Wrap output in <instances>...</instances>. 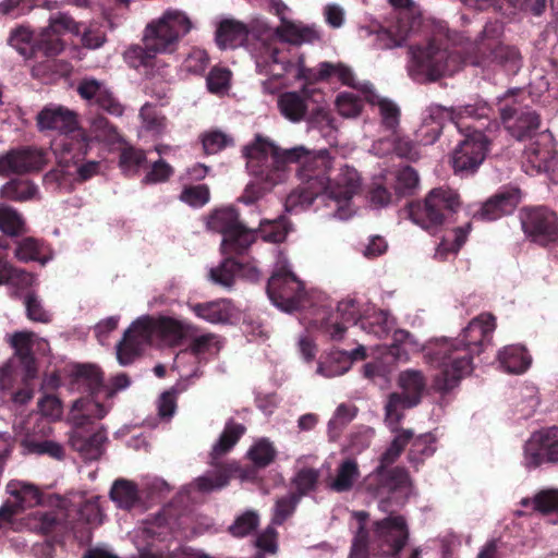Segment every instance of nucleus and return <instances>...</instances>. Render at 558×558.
I'll return each mask as SVG.
<instances>
[{"label": "nucleus", "instance_id": "nucleus-1", "mask_svg": "<svg viewBox=\"0 0 558 558\" xmlns=\"http://www.w3.org/2000/svg\"><path fill=\"white\" fill-rule=\"evenodd\" d=\"M377 49L407 48L411 56V71L429 82L452 75L462 65L487 66L499 64L507 72L517 74L522 66V56L515 46L506 45L498 37H427L416 46L408 45V37H376Z\"/></svg>", "mask_w": 558, "mask_h": 558}, {"label": "nucleus", "instance_id": "nucleus-2", "mask_svg": "<svg viewBox=\"0 0 558 558\" xmlns=\"http://www.w3.org/2000/svg\"><path fill=\"white\" fill-rule=\"evenodd\" d=\"M243 154L248 172L269 185L283 182L289 166L298 165L296 175L301 184L286 198L284 207L289 213H296L299 207H310L327 190L333 163L327 150L313 153L304 146L282 149L268 138L256 135Z\"/></svg>", "mask_w": 558, "mask_h": 558}, {"label": "nucleus", "instance_id": "nucleus-3", "mask_svg": "<svg viewBox=\"0 0 558 558\" xmlns=\"http://www.w3.org/2000/svg\"><path fill=\"white\" fill-rule=\"evenodd\" d=\"M471 349L463 347L462 340L441 338L430 341L424 349L426 363L438 371L434 378V389L448 392L473 371Z\"/></svg>", "mask_w": 558, "mask_h": 558}, {"label": "nucleus", "instance_id": "nucleus-4", "mask_svg": "<svg viewBox=\"0 0 558 558\" xmlns=\"http://www.w3.org/2000/svg\"><path fill=\"white\" fill-rule=\"evenodd\" d=\"M373 538L363 524L353 538L349 558H369L373 555L395 557L405 546L409 539V530L402 515H389L374 522Z\"/></svg>", "mask_w": 558, "mask_h": 558}, {"label": "nucleus", "instance_id": "nucleus-5", "mask_svg": "<svg viewBox=\"0 0 558 558\" xmlns=\"http://www.w3.org/2000/svg\"><path fill=\"white\" fill-rule=\"evenodd\" d=\"M460 207V197L453 190L435 187L426 194L423 201L410 202L405 211L415 225L435 233L441 227L454 221V215Z\"/></svg>", "mask_w": 558, "mask_h": 558}, {"label": "nucleus", "instance_id": "nucleus-6", "mask_svg": "<svg viewBox=\"0 0 558 558\" xmlns=\"http://www.w3.org/2000/svg\"><path fill=\"white\" fill-rule=\"evenodd\" d=\"M530 101L531 95L521 88L507 90L497 101L500 122L518 141L531 138L541 126V117Z\"/></svg>", "mask_w": 558, "mask_h": 558}, {"label": "nucleus", "instance_id": "nucleus-7", "mask_svg": "<svg viewBox=\"0 0 558 558\" xmlns=\"http://www.w3.org/2000/svg\"><path fill=\"white\" fill-rule=\"evenodd\" d=\"M37 125L40 130H53L64 134L61 140V150L72 159L84 157L89 148L88 140L82 130L77 129L75 112L62 106L45 107L37 114Z\"/></svg>", "mask_w": 558, "mask_h": 558}, {"label": "nucleus", "instance_id": "nucleus-8", "mask_svg": "<svg viewBox=\"0 0 558 558\" xmlns=\"http://www.w3.org/2000/svg\"><path fill=\"white\" fill-rule=\"evenodd\" d=\"M207 226L210 230L223 235L221 251L223 255H246L257 239V231L247 228L233 206L214 210Z\"/></svg>", "mask_w": 558, "mask_h": 558}, {"label": "nucleus", "instance_id": "nucleus-9", "mask_svg": "<svg viewBox=\"0 0 558 558\" xmlns=\"http://www.w3.org/2000/svg\"><path fill=\"white\" fill-rule=\"evenodd\" d=\"M246 428L244 425L235 422H228L210 452V464L214 470L207 471L204 475L194 481L195 488L204 494L219 490L226 487L230 481V471L218 462V460L228 453L240 438L244 435Z\"/></svg>", "mask_w": 558, "mask_h": 558}, {"label": "nucleus", "instance_id": "nucleus-10", "mask_svg": "<svg viewBox=\"0 0 558 558\" xmlns=\"http://www.w3.org/2000/svg\"><path fill=\"white\" fill-rule=\"evenodd\" d=\"M11 345L14 349V356L23 368V387L12 395V400L17 404H26L34 397L32 380L37 377L38 364L33 349L36 345L43 353L49 348L48 341L38 339L33 331H17L11 338Z\"/></svg>", "mask_w": 558, "mask_h": 558}, {"label": "nucleus", "instance_id": "nucleus-11", "mask_svg": "<svg viewBox=\"0 0 558 558\" xmlns=\"http://www.w3.org/2000/svg\"><path fill=\"white\" fill-rule=\"evenodd\" d=\"M306 37H215L221 49L243 46L251 51L258 62L286 63L288 58L284 50L289 46H300ZM308 39L311 37H307Z\"/></svg>", "mask_w": 558, "mask_h": 558}, {"label": "nucleus", "instance_id": "nucleus-12", "mask_svg": "<svg viewBox=\"0 0 558 558\" xmlns=\"http://www.w3.org/2000/svg\"><path fill=\"white\" fill-rule=\"evenodd\" d=\"M33 529L48 538L34 544L32 550L36 558H54L56 545H63L64 537L74 530L64 509L36 511L32 523Z\"/></svg>", "mask_w": 558, "mask_h": 558}, {"label": "nucleus", "instance_id": "nucleus-13", "mask_svg": "<svg viewBox=\"0 0 558 558\" xmlns=\"http://www.w3.org/2000/svg\"><path fill=\"white\" fill-rule=\"evenodd\" d=\"M266 292L274 305L284 312L306 307L304 283L287 266L278 267L268 279Z\"/></svg>", "mask_w": 558, "mask_h": 558}, {"label": "nucleus", "instance_id": "nucleus-14", "mask_svg": "<svg viewBox=\"0 0 558 558\" xmlns=\"http://www.w3.org/2000/svg\"><path fill=\"white\" fill-rule=\"evenodd\" d=\"M440 109L460 133L480 131L482 134H488L499 129L493 108L484 100L457 107H440Z\"/></svg>", "mask_w": 558, "mask_h": 558}, {"label": "nucleus", "instance_id": "nucleus-15", "mask_svg": "<svg viewBox=\"0 0 558 558\" xmlns=\"http://www.w3.org/2000/svg\"><path fill=\"white\" fill-rule=\"evenodd\" d=\"M525 236L533 243L547 247L558 242V215L546 206L525 207L520 211Z\"/></svg>", "mask_w": 558, "mask_h": 558}, {"label": "nucleus", "instance_id": "nucleus-16", "mask_svg": "<svg viewBox=\"0 0 558 558\" xmlns=\"http://www.w3.org/2000/svg\"><path fill=\"white\" fill-rule=\"evenodd\" d=\"M137 327L150 344L155 340H160L170 345H179L197 331L194 325L168 316H142L137 318Z\"/></svg>", "mask_w": 558, "mask_h": 558}, {"label": "nucleus", "instance_id": "nucleus-17", "mask_svg": "<svg viewBox=\"0 0 558 558\" xmlns=\"http://www.w3.org/2000/svg\"><path fill=\"white\" fill-rule=\"evenodd\" d=\"M464 138L459 142L451 154V165L456 173H473L483 163L492 144L488 134L462 133Z\"/></svg>", "mask_w": 558, "mask_h": 558}, {"label": "nucleus", "instance_id": "nucleus-18", "mask_svg": "<svg viewBox=\"0 0 558 558\" xmlns=\"http://www.w3.org/2000/svg\"><path fill=\"white\" fill-rule=\"evenodd\" d=\"M316 318L323 331L333 341L343 339L349 325H355L360 318V307L355 300H342L335 312L322 311Z\"/></svg>", "mask_w": 558, "mask_h": 558}, {"label": "nucleus", "instance_id": "nucleus-19", "mask_svg": "<svg viewBox=\"0 0 558 558\" xmlns=\"http://www.w3.org/2000/svg\"><path fill=\"white\" fill-rule=\"evenodd\" d=\"M389 3L401 10L400 20L404 25L400 35L421 33L423 35H446L447 26L441 21H434L422 15L420 8L413 0H388Z\"/></svg>", "mask_w": 558, "mask_h": 558}, {"label": "nucleus", "instance_id": "nucleus-20", "mask_svg": "<svg viewBox=\"0 0 558 558\" xmlns=\"http://www.w3.org/2000/svg\"><path fill=\"white\" fill-rule=\"evenodd\" d=\"M544 461H558V427L535 432L525 445V464L537 468Z\"/></svg>", "mask_w": 558, "mask_h": 558}, {"label": "nucleus", "instance_id": "nucleus-21", "mask_svg": "<svg viewBox=\"0 0 558 558\" xmlns=\"http://www.w3.org/2000/svg\"><path fill=\"white\" fill-rule=\"evenodd\" d=\"M46 163L45 153L34 147L12 149L0 156V175L24 174L39 171Z\"/></svg>", "mask_w": 558, "mask_h": 558}, {"label": "nucleus", "instance_id": "nucleus-22", "mask_svg": "<svg viewBox=\"0 0 558 558\" xmlns=\"http://www.w3.org/2000/svg\"><path fill=\"white\" fill-rule=\"evenodd\" d=\"M180 37H143L144 46H131L124 52L128 64L134 69L151 65L158 53H172L177 50Z\"/></svg>", "mask_w": 558, "mask_h": 558}, {"label": "nucleus", "instance_id": "nucleus-23", "mask_svg": "<svg viewBox=\"0 0 558 558\" xmlns=\"http://www.w3.org/2000/svg\"><path fill=\"white\" fill-rule=\"evenodd\" d=\"M409 472L403 466L375 469L365 478V489L374 497H381L410 486Z\"/></svg>", "mask_w": 558, "mask_h": 558}, {"label": "nucleus", "instance_id": "nucleus-24", "mask_svg": "<svg viewBox=\"0 0 558 558\" xmlns=\"http://www.w3.org/2000/svg\"><path fill=\"white\" fill-rule=\"evenodd\" d=\"M496 317L490 313H482L474 317L462 333L456 338L463 341V347L471 349L472 355H478L486 343H490L496 329Z\"/></svg>", "mask_w": 558, "mask_h": 558}, {"label": "nucleus", "instance_id": "nucleus-25", "mask_svg": "<svg viewBox=\"0 0 558 558\" xmlns=\"http://www.w3.org/2000/svg\"><path fill=\"white\" fill-rule=\"evenodd\" d=\"M361 185L359 172L353 167L344 165L335 178H330L323 197L347 205L360 192Z\"/></svg>", "mask_w": 558, "mask_h": 558}, {"label": "nucleus", "instance_id": "nucleus-26", "mask_svg": "<svg viewBox=\"0 0 558 558\" xmlns=\"http://www.w3.org/2000/svg\"><path fill=\"white\" fill-rule=\"evenodd\" d=\"M192 31L197 28L185 12L168 9L161 16L147 23L144 35H185Z\"/></svg>", "mask_w": 558, "mask_h": 558}, {"label": "nucleus", "instance_id": "nucleus-27", "mask_svg": "<svg viewBox=\"0 0 558 558\" xmlns=\"http://www.w3.org/2000/svg\"><path fill=\"white\" fill-rule=\"evenodd\" d=\"M520 202L519 190L499 191L489 197L481 208L474 213L473 218L482 221H494L510 215Z\"/></svg>", "mask_w": 558, "mask_h": 558}, {"label": "nucleus", "instance_id": "nucleus-28", "mask_svg": "<svg viewBox=\"0 0 558 558\" xmlns=\"http://www.w3.org/2000/svg\"><path fill=\"white\" fill-rule=\"evenodd\" d=\"M106 441L107 433L104 427L88 436L84 434L83 429H74L69 440L71 447L86 460L99 459L104 453Z\"/></svg>", "mask_w": 558, "mask_h": 558}, {"label": "nucleus", "instance_id": "nucleus-29", "mask_svg": "<svg viewBox=\"0 0 558 558\" xmlns=\"http://www.w3.org/2000/svg\"><path fill=\"white\" fill-rule=\"evenodd\" d=\"M311 97V90L303 88L301 92H284L279 95L277 100L278 109L282 117L293 123L304 120Z\"/></svg>", "mask_w": 558, "mask_h": 558}, {"label": "nucleus", "instance_id": "nucleus-30", "mask_svg": "<svg viewBox=\"0 0 558 558\" xmlns=\"http://www.w3.org/2000/svg\"><path fill=\"white\" fill-rule=\"evenodd\" d=\"M150 344L141 333L137 319L125 330L123 338L117 344V360L120 365L128 366L141 355L143 345Z\"/></svg>", "mask_w": 558, "mask_h": 558}, {"label": "nucleus", "instance_id": "nucleus-31", "mask_svg": "<svg viewBox=\"0 0 558 558\" xmlns=\"http://www.w3.org/2000/svg\"><path fill=\"white\" fill-rule=\"evenodd\" d=\"M9 242L0 238V286L12 284L21 289L32 287L35 276L24 269L14 267L8 259L5 251Z\"/></svg>", "mask_w": 558, "mask_h": 558}, {"label": "nucleus", "instance_id": "nucleus-32", "mask_svg": "<svg viewBox=\"0 0 558 558\" xmlns=\"http://www.w3.org/2000/svg\"><path fill=\"white\" fill-rule=\"evenodd\" d=\"M366 357V349L364 345L348 351L335 352L328 362L319 363L318 373L325 377L340 376L351 368L354 361H362Z\"/></svg>", "mask_w": 558, "mask_h": 558}, {"label": "nucleus", "instance_id": "nucleus-33", "mask_svg": "<svg viewBox=\"0 0 558 558\" xmlns=\"http://www.w3.org/2000/svg\"><path fill=\"white\" fill-rule=\"evenodd\" d=\"M189 306L198 318L204 319L210 324L228 323L233 313L232 303L227 299L193 303Z\"/></svg>", "mask_w": 558, "mask_h": 558}, {"label": "nucleus", "instance_id": "nucleus-34", "mask_svg": "<svg viewBox=\"0 0 558 558\" xmlns=\"http://www.w3.org/2000/svg\"><path fill=\"white\" fill-rule=\"evenodd\" d=\"M401 389L399 395H403L412 401V404L418 405L427 387V379L422 371L408 368L399 373L397 379Z\"/></svg>", "mask_w": 558, "mask_h": 558}, {"label": "nucleus", "instance_id": "nucleus-35", "mask_svg": "<svg viewBox=\"0 0 558 558\" xmlns=\"http://www.w3.org/2000/svg\"><path fill=\"white\" fill-rule=\"evenodd\" d=\"M191 341L186 349L182 350L178 357L190 353L198 361H206V355H216L221 350L222 343L220 337L214 332H207L201 336H191Z\"/></svg>", "mask_w": 558, "mask_h": 558}, {"label": "nucleus", "instance_id": "nucleus-36", "mask_svg": "<svg viewBox=\"0 0 558 558\" xmlns=\"http://www.w3.org/2000/svg\"><path fill=\"white\" fill-rule=\"evenodd\" d=\"M414 407L416 404H412V401L403 395H399V392H391L388 396L385 404V423L390 432L408 430L402 428L400 424L404 418V411Z\"/></svg>", "mask_w": 558, "mask_h": 558}, {"label": "nucleus", "instance_id": "nucleus-37", "mask_svg": "<svg viewBox=\"0 0 558 558\" xmlns=\"http://www.w3.org/2000/svg\"><path fill=\"white\" fill-rule=\"evenodd\" d=\"M366 100L371 105L378 107L383 128L395 134L400 124L401 110L399 106L392 100L380 97L374 92L366 95Z\"/></svg>", "mask_w": 558, "mask_h": 558}, {"label": "nucleus", "instance_id": "nucleus-38", "mask_svg": "<svg viewBox=\"0 0 558 558\" xmlns=\"http://www.w3.org/2000/svg\"><path fill=\"white\" fill-rule=\"evenodd\" d=\"M501 367L510 374H521L531 364V356L522 345H508L498 353Z\"/></svg>", "mask_w": 558, "mask_h": 558}, {"label": "nucleus", "instance_id": "nucleus-39", "mask_svg": "<svg viewBox=\"0 0 558 558\" xmlns=\"http://www.w3.org/2000/svg\"><path fill=\"white\" fill-rule=\"evenodd\" d=\"M554 144L549 135H541L532 142L525 150L526 160L538 172L548 171V163L554 151Z\"/></svg>", "mask_w": 558, "mask_h": 558}, {"label": "nucleus", "instance_id": "nucleus-40", "mask_svg": "<svg viewBox=\"0 0 558 558\" xmlns=\"http://www.w3.org/2000/svg\"><path fill=\"white\" fill-rule=\"evenodd\" d=\"M7 492L10 498L24 511L41 502L40 490L28 483L21 481H11L7 485Z\"/></svg>", "mask_w": 558, "mask_h": 558}, {"label": "nucleus", "instance_id": "nucleus-41", "mask_svg": "<svg viewBox=\"0 0 558 558\" xmlns=\"http://www.w3.org/2000/svg\"><path fill=\"white\" fill-rule=\"evenodd\" d=\"M267 1L280 19V26H278L275 35H317V31L314 27L304 26L290 20L287 15L289 9L281 0Z\"/></svg>", "mask_w": 558, "mask_h": 558}, {"label": "nucleus", "instance_id": "nucleus-42", "mask_svg": "<svg viewBox=\"0 0 558 558\" xmlns=\"http://www.w3.org/2000/svg\"><path fill=\"white\" fill-rule=\"evenodd\" d=\"M73 410L78 412L73 416L75 429H84L86 426L90 425L94 420H101L107 414L104 404L89 399L76 400Z\"/></svg>", "mask_w": 558, "mask_h": 558}, {"label": "nucleus", "instance_id": "nucleus-43", "mask_svg": "<svg viewBox=\"0 0 558 558\" xmlns=\"http://www.w3.org/2000/svg\"><path fill=\"white\" fill-rule=\"evenodd\" d=\"M242 255H226V258L209 270V279L221 287L231 288L234 284L236 274L241 271Z\"/></svg>", "mask_w": 558, "mask_h": 558}, {"label": "nucleus", "instance_id": "nucleus-44", "mask_svg": "<svg viewBox=\"0 0 558 558\" xmlns=\"http://www.w3.org/2000/svg\"><path fill=\"white\" fill-rule=\"evenodd\" d=\"M37 193L38 187L34 182L21 178L11 179L0 189V196L13 202L33 199Z\"/></svg>", "mask_w": 558, "mask_h": 558}, {"label": "nucleus", "instance_id": "nucleus-45", "mask_svg": "<svg viewBox=\"0 0 558 558\" xmlns=\"http://www.w3.org/2000/svg\"><path fill=\"white\" fill-rule=\"evenodd\" d=\"M291 230V221L286 216H279L272 220H262L257 231L265 242L279 244L286 241Z\"/></svg>", "mask_w": 558, "mask_h": 558}, {"label": "nucleus", "instance_id": "nucleus-46", "mask_svg": "<svg viewBox=\"0 0 558 558\" xmlns=\"http://www.w3.org/2000/svg\"><path fill=\"white\" fill-rule=\"evenodd\" d=\"M435 442L436 436H434L432 433H425L411 439V448L408 453V460L416 470L426 458H429L435 453Z\"/></svg>", "mask_w": 558, "mask_h": 558}, {"label": "nucleus", "instance_id": "nucleus-47", "mask_svg": "<svg viewBox=\"0 0 558 558\" xmlns=\"http://www.w3.org/2000/svg\"><path fill=\"white\" fill-rule=\"evenodd\" d=\"M360 477L357 462L354 459L343 460L338 469L330 488L337 493H345L352 489L354 482Z\"/></svg>", "mask_w": 558, "mask_h": 558}, {"label": "nucleus", "instance_id": "nucleus-48", "mask_svg": "<svg viewBox=\"0 0 558 558\" xmlns=\"http://www.w3.org/2000/svg\"><path fill=\"white\" fill-rule=\"evenodd\" d=\"M90 35V31L76 23L66 13H56L49 17V26L46 33L41 35Z\"/></svg>", "mask_w": 558, "mask_h": 558}, {"label": "nucleus", "instance_id": "nucleus-49", "mask_svg": "<svg viewBox=\"0 0 558 558\" xmlns=\"http://www.w3.org/2000/svg\"><path fill=\"white\" fill-rule=\"evenodd\" d=\"M395 434L389 447L383 452L376 469L384 470L392 465L413 438V430L392 432Z\"/></svg>", "mask_w": 558, "mask_h": 558}, {"label": "nucleus", "instance_id": "nucleus-50", "mask_svg": "<svg viewBox=\"0 0 558 558\" xmlns=\"http://www.w3.org/2000/svg\"><path fill=\"white\" fill-rule=\"evenodd\" d=\"M21 446L27 453L48 456L59 461L63 460L65 457L63 446L53 440H37L33 437H25L21 441Z\"/></svg>", "mask_w": 558, "mask_h": 558}, {"label": "nucleus", "instance_id": "nucleus-51", "mask_svg": "<svg viewBox=\"0 0 558 558\" xmlns=\"http://www.w3.org/2000/svg\"><path fill=\"white\" fill-rule=\"evenodd\" d=\"M110 497L120 508L131 509L138 500L137 486L131 481L119 478L111 487Z\"/></svg>", "mask_w": 558, "mask_h": 558}, {"label": "nucleus", "instance_id": "nucleus-52", "mask_svg": "<svg viewBox=\"0 0 558 558\" xmlns=\"http://www.w3.org/2000/svg\"><path fill=\"white\" fill-rule=\"evenodd\" d=\"M45 243L35 238L28 236L21 240L15 248V257L23 263L31 260L45 265L48 257L44 255Z\"/></svg>", "mask_w": 558, "mask_h": 558}, {"label": "nucleus", "instance_id": "nucleus-53", "mask_svg": "<svg viewBox=\"0 0 558 558\" xmlns=\"http://www.w3.org/2000/svg\"><path fill=\"white\" fill-rule=\"evenodd\" d=\"M247 456L254 466L265 469L275 461L277 450L272 442L262 438L250 448Z\"/></svg>", "mask_w": 558, "mask_h": 558}, {"label": "nucleus", "instance_id": "nucleus-54", "mask_svg": "<svg viewBox=\"0 0 558 558\" xmlns=\"http://www.w3.org/2000/svg\"><path fill=\"white\" fill-rule=\"evenodd\" d=\"M0 230L10 236L20 235L24 231V220L16 209L0 204Z\"/></svg>", "mask_w": 558, "mask_h": 558}, {"label": "nucleus", "instance_id": "nucleus-55", "mask_svg": "<svg viewBox=\"0 0 558 558\" xmlns=\"http://www.w3.org/2000/svg\"><path fill=\"white\" fill-rule=\"evenodd\" d=\"M331 76H337L338 80L344 85H353L354 75L350 68L340 63L332 64L330 62H322L318 65L317 73L315 74V80L327 81Z\"/></svg>", "mask_w": 558, "mask_h": 558}, {"label": "nucleus", "instance_id": "nucleus-56", "mask_svg": "<svg viewBox=\"0 0 558 558\" xmlns=\"http://www.w3.org/2000/svg\"><path fill=\"white\" fill-rule=\"evenodd\" d=\"M145 162V153L132 146L124 147L119 156V167L128 175L136 174Z\"/></svg>", "mask_w": 558, "mask_h": 558}, {"label": "nucleus", "instance_id": "nucleus-57", "mask_svg": "<svg viewBox=\"0 0 558 558\" xmlns=\"http://www.w3.org/2000/svg\"><path fill=\"white\" fill-rule=\"evenodd\" d=\"M202 145L206 155H214L228 146H233L234 141L230 135L219 130H214L202 135Z\"/></svg>", "mask_w": 558, "mask_h": 558}, {"label": "nucleus", "instance_id": "nucleus-58", "mask_svg": "<svg viewBox=\"0 0 558 558\" xmlns=\"http://www.w3.org/2000/svg\"><path fill=\"white\" fill-rule=\"evenodd\" d=\"M319 480V472L312 468H303L296 472L294 477L292 478V484L294 485L296 493H294L299 498L307 495L310 492L314 490Z\"/></svg>", "mask_w": 558, "mask_h": 558}, {"label": "nucleus", "instance_id": "nucleus-59", "mask_svg": "<svg viewBox=\"0 0 558 558\" xmlns=\"http://www.w3.org/2000/svg\"><path fill=\"white\" fill-rule=\"evenodd\" d=\"M420 182L416 170L407 166L398 171L395 190L399 197L413 194Z\"/></svg>", "mask_w": 558, "mask_h": 558}, {"label": "nucleus", "instance_id": "nucleus-60", "mask_svg": "<svg viewBox=\"0 0 558 558\" xmlns=\"http://www.w3.org/2000/svg\"><path fill=\"white\" fill-rule=\"evenodd\" d=\"M180 199L194 208L205 206L210 199V191L206 184L184 186L180 194Z\"/></svg>", "mask_w": 558, "mask_h": 558}, {"label": "nucleus", "instance_id": "nucleus-61", "mask_svg": "<svg viewBox=\"0 0 558 558\" xmlns=\"http://www.w3.org/2000/svg\"><path fill=\"white\" fill-rule=\"evenodd\" d=\"M258 524V514L255 511L247 510L234 520L233 524L229 526V532L234 537H244L254 532Z\"/></svg>", "mask_w": 558, "mask_h": 558}, {"label": "nucleus", "instance_id": "nucleus-62", "mask_svg": "<svg viewBox=\"0 0 558 558\" xmlns=\"http://www.w3.org/2000/svg\"><path fill=\"white\" fill-rule=\"evenodd\" d=\"M24 305L29 320L43 324L51 322V314L44 307L41 300L35 292H28L25 295Z\"/></svg>", "mask_w": 558, "mask_h": 558}, {"label": "nucleus", "instance_id": "nucleus-63", "mask_svg": "<svg viewBox=\"0 0 558 558\" xmlns=\"http://www.w3.org/2000/svg\"><path fill=\"white\" fill-rule=\"evenodd\" d=\"M75 377L86 384L93 395L99 392L104 384L102 372L94 365L77 366Z\"/></svg>", "mask_w": 558, "mask_h": 558}, {"label": "nucleus", "instance_id": "nucleus-64", "mask_svg": "<svg viewBox=\"0 0 558 558\" xmlns=\"http://www.w3.org/2000/svg\"><path fill=\"white\" fill-rule=\"evenodd\" d=\"M209 64V56L204 49L192 48L182 63V69L193 75H203Z\"/></svg>", "mask_w": 558, "mask_h": 558}]
</instances>
